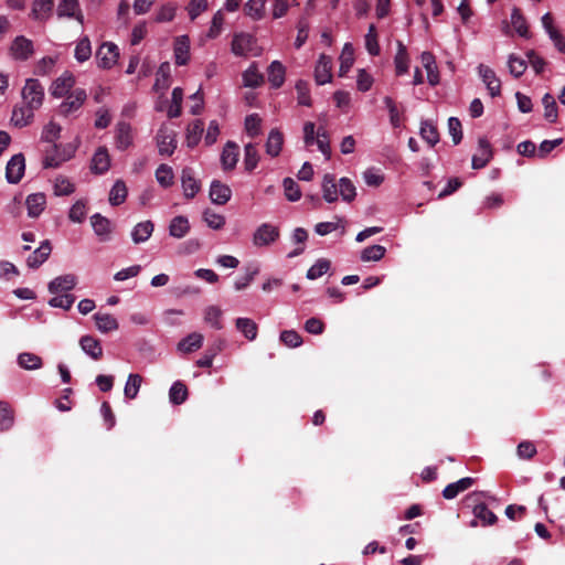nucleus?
<instances>
[{"instance_id":"nucleus-1","label":"nucleus","mask_w":565,"mask_h":565,"mask_svg":"<svg viewBox=\"0 0 565 565\" xmlns=\"http://www.w3.org/2000/svg\"><path fill=\"white\" fill-rule=\"evenodd\" d=\"M322 198L328 203L337 202L339 196L344 202H352L356 196V189L349 178H341L338 182L331 173L323 175L321 183Z\"/></svg>"},{"instance_id":"nucleus-2","label":"nucleus","mask_w":565,"mask_h":565,"mask_svg":"<svg viewBox=\"0 0 565 565\" xmlns=\"http://www.w3.org/2000/svg\"><path fill=\"white\" fill-rule=\"evenodd\" d=\"M303 142L306 147L317 145L319 151L324 156L327 160L331 158V147L329 136L324 128L320 127L316 131V126L311 121H307L303 125Z\"/></svg>"},{"instance_id":"nucleus-3","label":"nucleus","mask_w":565,"mask_h":565,"mask_svg":"<svg viewBox=\"0 0 565 565\" xmlns=\"http://www.w3.org/2000/svg\"><path fill=\"white\" fill-rule=\"evenodd\" d=\"M76 151V146L72 143L67 145H57L54 143L52 146V151H46V154L43 160V166L45 168H57L63 162L70 160Z\"/></svg>"},{"instance_id":"nucleus-4","label":"nucleus","mask_w":565,"mask_h":565,"mask_svg":"<svg viewBox=\"0 0 565 565\" xmlns=\"http://www.w3.org/2000/svg\"><path fill=\"white\" fill-rule=\"evenodd\" d=\"M22 102L39 109L44 100V87L35 78H28L21 92Z\"/></svg>"},{"instance_id":"nucleus-5","label":"nucleus","mask_w":565,"mask_h":565,"mask_svg":"<svg viewBox=\"0 0 565 565\" xmlns=\"http://www.w3.org/2000/svg\"><path fill=\"white\" fill-rule=\"evenodd\" d=\"M157 146L161 156H171L177 148V134L168 125H162L156 136Z\"/></svg>"},{"instance_id":"nucleus-6","label":"nucleus","mask_w":565,"mask_h":565,"mask_svg":"<svg viewBox=\"0 0 565 565\" xmlns=\"http://www.w3.org/2000/svg\"><path fill=\"white\" fill-rule=\"evenodd\" d=\"M86 98L87 95L83 88L73 89L64 96V100L58 106V113L65 117L72 115L83 106Z\"/></svg>"},{"instance_id":"nucleus-7","label":"nucleus","mask_w":565,"mask_h":565,"mask_svg":"<svg viewBox=\"0 0 565 565\" xmlns=\"http://www.w3.org/2000/svg\"><path fill=\"white\" fill-rule=\"evenodd\" d=\"M279 237V228L270 223L260 224L253 234V244L265 247L275 243Z\"/></svg>"},{"instance_id":"nucleus-8","label":"nucleus","mask_w":565,"mask_h":565,"mask_svg":"<svg viewBox=\"0 0 565 565\" xmlns=\"http://www.w3.org/2000/svg\"><path fill=\"white\" fill-rule=\"evenodd\" d=\"M256 40L248 33H237L233 36L231 51L236 56H247L248 54L258 55L254 52Z\"/></svg>"},{"instance_id":"nucleus-9","label":"nucleus","mask_w":565,"mask_h":565,"mask_svg":"<svg viewBox=\"0 0 565 565\" xmlns=\"http://www.w3.org/2000/svg\"><path fill=\"white\" fill-rule=\"evenodd\" d=\"M118 58L119 49L111 42L103 43L96 52L97 65L105 70L111 68L117 63Z\"/></svg>"},{"instance_id":"nucleus-10","label":"nucleus","mask_w":565,"mask_h":565,"mask_svg":"<svg viewBox=\"0 0 565 565\" xmlns=\"http://www.w3.org/2000/svg\"><path fill=\"white\" fill-rule=\"evenodd\" d=\"M9 52L12 58L26 61L34 52L33 42L23 35H19L12 41Z\"/></svg>"},{"instance_id":"nucleus-11","label":"nucleus","mask_w":565,"mask_h":565,"mask_svg":"<svg viewBox=\"0 0 565 565\" xmlns=\"http://www.w3.org/2000/svg\"><path fill=\"white\" fill-rule=\"evenodd\" d=\"M25 171V160L22 153L11 157L6 167V179L11 184H17L23 178Z\"/></svg>"},{"instance_id":"nucleus-12","label":"nucleus","mask_w":565,"mask_h":565,"mask_svg":"<svg viewBox=\"0 0 565 565\" xmlns=\"http://www.w3.org/2000/svg\"><path fill=\"white\" fill-rule=\"evenodd\" d=\"M542 26L550 40L553 42L554 46L561 53H565V38L563 34L555 28L553 17L550 12L545 13L542 19Z\"/></svg>"},{"instance_id":"nucleus-13","label":"nucleus","mask_w":565,"mask_h":565,"mask_svg":"<svg viewBox=\"0 0 565 565\" xmlns=\"http://www.w3.org/2000/svg\"><path fill=\"white\" fill-rule=\"evenodd\" d=\"M75 85V77L70 72H64L50 87V93L55 98H62L72 92Z\"/></svg>"},{"instance_id":"nucleus-14","label":"nucleus","mask_w":565,"mask_h":565,"mask_svg":"<svg viewBox=\"0 0 565 565\" xmlns=\"http://www.w3.org/2000/svg\"><path fill=\"white\" fill-rule=\"evenodd\" d=\"M173 56L178 66L186 65L190 62V39L188 35H179L174 39Z\"/></svg>"},{"instance_id":"nucleus-15","label":"nucleus","mask_w":565,"mask_h":565,"mask_svg":"<svg viewBox=\"0 0 565 565\" xmlns=\"http://www.w3.org/2000/svg\"><path fill=\"white\" fill-rule=\"evenodd\" d=\"M35 108L22 102L21 105L14 106L11 116V122L14 127L23 128L29 126L34 118Z\"/></svg>"},{"instance_id":"nucleus-16","label":"nucleus","mask_w":565,"mask_h":565,"mask_svg":"<svg viewBox=\"0 0 565 565\" xmlns=\"http://www.w3.org/2000/svg\"><path fill=\"white\" fill-rule=\"evenodd\" d=\"M478 73L482 82L487 86L491 97H497L501 94V83L497 77L494 71L484 64L478 66Z\"/></svg>"},{"instance_id":"nucleus-17","label":"nucleus","mask_w":565,"mask_h":565,"mask_svg":"<svg viewBox=\"0 0 565 565\" xmlns=\"http://www.w3.org/2000/svg\"><path fill=\"white\" fill-rule=\"evenodd\" d=\"M332 58L321 54L315 67V81L318 85H324L331 82Z\"/></svg>"},{"instance_id":"nucleus-18","label":"nucleus","mask_w":565,"mask_h":565,"mask_svg":"<svg viewBox=\"0 0 565 565\" xmlns=\"http://www.w3.org/2000/svg\"><path fill=\"white\" fill-rule=\"evenodd\" d=\"M77 285V277L73 274L58 276L49 282L47 289L50 294L57 295L67 292L75 288Z\"/></svg>"},{"instance_id":"nucleus-19","label":"nucleus","mask_w":565,"mask_h":565,"mask_svg":"<svg viewBox=\"0 0 565 565\" xmlns=\"http://www.w3.org/2000/svg\"><path fill=\"white\" fill-rule=\"evenodd\" d=\"M110 168V156L106 147H99L90 162V170L95 174H104Z\"/></svg>"},{"instance_id":"nucleus-20","label":"nucleus","mask_w":565,"mask_h":565,"mask_svg":"<svg viewBox=\"0 0 565 565\" xmlns=\"http://www.w3.org/2000/svg\"><path fill=\"white\" fill-rule=\"evenodd\" d=\"M492 158V150L487 139L480 138L478 142V151L473 154L471 166L473 169H482Z\"/></svg>"},{"instance_id":"nucleus-21","label":"nucleus","mask_w":565,"mask_h":565,"mask_svg":"<svg viewBox=\"0 0 565 565\" xmlns=\"http://www.w3.org/2000/svg\"><path fill=\"white\" fill-rule=\"evenodd\" d=\"M52 252L51 243L46 239L26 258L29 268H39L50 256Z\"/></svg>"},{"instance_id":"nucleus-22","label":"nucleus","mask_w":565,"mask_h":565,"mask_svg":"<svg viewBox=\"0 0 565 565\" xmlns=\"http://www.w3.org/2000/svg\"><path fill=\"white\" fill-rule=\"evenodd\" d=\"M92 227L94 233L99 237L100 241H108L111 233V223L108 218L99 213L92 215L90 217Z\"/></svg>"},{"instance_id":"nucleus-23","label":"nucleus","mask_w":565,"mask_h":565,"mask_svg":"<svg viewBox=\"0 0 565 565\" xmlns=\"http://www.w3.org/2000/svg\"><path fill=\"white\" fill-rule=\"evenodd\" d=\"M25 205L30 217H38L46 206V196L42 192L32 193L26 196Z\"/></svg>"},{"instance_id":"nucleus-24","label":"nucleus","mask_w":565,"mask_h":565,"mask_svg":"<svg viewBox=\"0 0 565 565\" xmlns=\"http://www.w3.org/2000/svg\"><path fill=\"white\" fill-rule=\"evenodd\" d=\"M238 146L233 141H227L221 154V163L224 170H232L238 161Z\"/></svg>"},{"instance_id":"nucleus-25","label":"nucleus","mask_w":565,"mask_h":565,"mask_svg":"<svg viewBox=\"0 0 565 565\" xmlns=\"http://www.w3.org/2000/svg\"><path fill=\"white\" fill-rule=\"evenodd\" d=\"M79 345L83 352L93 360H99L103 355V348L99 340L92 335H83L79 339Z\"/></svg>"},{"instance_id":"nucleus-26","label":"nucleus","mask_w":565,"mask_h":565,"mask_svg":"<svg viewBox=\"0 0 565 565\" xmlns=\"http://www.w3.org/2000/svg\"><path fill=\"white\" fill-rule=\"evenodd\" d=\"M232 190L220 181H213L210 188V198L213 203L223 205L230 201Z\"/></svg>"},{"instance_id":"nucleus-27","label":"nucleus","mask_w":565,"mask_h":565,"mask_svg":"<svg viewBox=\"0 0 565 565\" xmlns=\"http://www.w3.org/2000/svg\"><path fill=\"white\" fill-rule=\"evenodd\" d=\"M116 147L119 150H126L132 145V129L127 122H119L115 135Z\"/></svg>"},{"instance_id":"nucleus-28","label":"nucleus","mask_w":565,"mask_h":565,"mask_svg":"<svg viewBox=\"0 0 565 565\" xmlns=\"http://www.w3.org/2000/svg\"><path fill=\"white\" fill-rule=\"evenodd\" d=\"M420 61L424 68L427 72V81L431 86H435L439 83V73L437 70L435 57L429 52H423L420 55Z\"/></svg>"},{"instance_id":"nucleus-29","label":"nucleus","mask_w":565,"mask_h":565,"mask_svg":"<svg viewBox=\"0 0 565 565\" xmlns=\"http://www.w3.org/2000/svg\"><path fill=\"white\" fill-rule=\"evenodd\" d=\"M170 77H171V65L169 62H163L160 64L157 74L156 82L153 85V89L156 92H166L170 86Z\"/></svg>"},{"instance_id":"nucleus-30","label":"nucleus","mask_w":565,"mask_h":565,"mask_svg":"<svg viewBox=\"0 0 565 565\" xmlns=\"http://www.w3.org/2000/svg\"><path fill=\"white\" fill-rule=\"evenodd\" d=\"M282 145H284L282 134L277 128L271 129L268 134L266 145H265L266 153L273 158L279 156Z\"/></svg>"},{"instance_id":"nucleus-31","label":"nucleus","mask_w":565,"mask_h":565,"mask_svg":"<svg viewBox=\"0 0 565 565\" xmlns=\"http://www.w3.org/2000/svg\"><path fill=\"white\" fill-rule=\"evenodd\" d=\"M57 15L75 18L77 21L83 23V15L77 0H61L57 6Z\"/></svg>"},{"instance_id":"nucleus-32","label":"nucleus","mask_w":565,"mask_h":565,"mask_svg":"<svg viewBox=\"0 0 565 565\" xmlns=\"http://www.w3.org/2000/svg\"><path fill=\"white\" fill-rule=\"evenodd\" d=\"M154 230V225L151 221H143L135 225L131 231V238L135 244H140L147 242L152 232Z\"/></svg>"},{"instance_id":"nucleus-33","label":"nucleus","mask_w":565,"mask_h":565,"mask_svg":"<svg viewBox=\"0 0 565 565\" xmlns=\"http://www.w3.org/2000/svg\"><path fill=\"white\" fill-rule=\"evenodd\" d=\"M473 479L470 477L461 478L460 480L449 483L443 490V495L447 500L456 498L460 492L469 489L473 484Z\"/></svg>"},{"instance_id":"nucleus-34","label":"nucleus","mask_w":565,"mask_h":565,"mask_svg":"<svg viewBox=\"0 0 565 565\" xmlns=\"http://www.w3.org/2000/svg\"><path fill=\"white\" fill-rule=\"evenodd\" d=\"M339 60H340L339 76L344 77L350 72V70L354 63V49L351 43L348 42L343 45V49H342Z\"/></svg>"},{"instance_id":"nucleus-35","label":"nucleus","mask_w":565,"mask_h":565,"mask_svg":"<svg viewBox=\"0 0 565 565\" xmlns=\"http://www.w3.org/2000/svg\"><path fill=\"white\" fill-rule=\"evenodd\" d=\"M286 68L279 61H273L268 66V82L271 87L279 88L285 82Z\"/></svg>"},{"instance_id":"nucleus-36","label":"nucleus","mask_w":565,"mask_h":565,"mask_svg":"<svg viewBox=\"0 0 565 565\" xmlns=\"http://www.w3.org/2000/svg\"><path fill=\"white\" fill-rule=\"evenodd\" d=\"M394 65L396 75L401 76L408 72L409 67V57L406 50V46L398 41L397 42V52L394 57Z\"/></svg>"},{"instance_id":"nucleus-37","label":"nucleus","mask_w":565,"mask_h":565,"mask_svg":"<svg viewBox=\"0 0 565 565\" xmlns=\"http://www.w3.org/2000/svg\"><path fill=\"white\" fill-rule=\"evenodd\" d=\"M190 231L189 220L179 215L171 220L169 224V234L174 238H183Z\"/></svg>"},{"instance_id":"nucleus-38","label":"nucleus","mask_w":565,"mask_h":565,"mask_svg":"<svg viewBox=\"0 0 565 565\" xmlns=\"http://www.w3.org/2000/svg\"><path fill=\"white\" fill-rule=\"evenodd\" d=\"M93 318L95 320L97 330L102 333L115 331L119 327L117 319L109 313L98 312L95 313Z\"/></svg>"},{"instance_id":"nucleus-39","label":"nucleus","mask_w":565,"mask_h":565,"mask_svg":"<svg viewBox=\"0 0 565 565\" xmlns=\"http://www.w3.org/2000/svg\"><path fill=\"white\" fill-rule=\"evenodd\" d=\"M511 25L513 26L516 34L521 38L529 39L530 31L526 19L521 13L519 8H513L511 12Z\"/></svg>"},{"instance_id":"nucleus-40","label":"nucleus","mask_w":565,"mask_h":565,"mask_svg":"<svg viewBox=\"0 0 565 565\" xmlns=\"http://www.w3.org/2000/svg\"><path fill=\"white\" fill-rule=\"evenodd\" d=\"M236 329L248 340L254 341L257 337L258 327L255 321L249 318H237L235 321Z\"/></svg>"},{"instance_id":"nucleus-41","label":"nucleus","mask_w":565,"mask_h":565,"mask_svg":"<svg viewBox=\"0 0 565 565\" xmlns=\"http://www.w3.org/2000/svg\"><path fill=\"white\" fill-rule=\"evenodd\" d=\"M18 365L28 371H34L42 367V359L31 352H22L17 358Z\"/></svg>"},{"instance_id":"nucleus-42","label":"nucleus","mask_w":565,"mask_h":565,"mask_svg":"<svg viewBox=\"0 0 565 565\" xmlns=\"http://www.w3.org/2000/svg\"><path fill=\"white\" fill-rule=\"evenodd\" d=\"M203 344V335L198 332L190 333L188 337L182 339L179 344L178 349L181 352L190 353L198 349H200Z\"/></svg>"},{"instance_id":"nucleus-43","label":"nucleus","mask_w":565,"mask_h":565,"mask_svg":"<svg viewBox=\"0 0 565 565\" xmlns=\"http://www.w3.org/2000/svg\"><path fill=\"white\" fill-rule=\"evenodd\" d=\"M181 183H182L183 193L186 198H194L195 194L200 190V185H199L198 181L194 179V177L192 175L190 169H184L182 171Z\"/></svg>"},{"instance_id":"nucleus-44","label":"nucleus","mask_w":565,"mask_h":565,"mask_svg":"<svg viewBox=\"0 0 565 565\" xmlns=\"http://www.w3.org/2000/svg\"><path fill=\"white\" fill-rule=\"evenodd\" d=\"M203 130H204V125H203L202 120L196 119V120L192 121L186 128V136H185L186 145L191 148L195 147L202 137Z\"/></svg>"},{"instance_id":"nucleus-45","label":"nucleus","mask_w":565,"mask_h":565,"mask_svg":"<svg viewBox=\"0 0 565 565\" xmlns=\"http://www.w3.org/2000/svg\"><path fill=\"white\" fill-rule=\"evenodd\" d=\"M383 103L388 111V115H390V122L392 125L393 128H401L402 125H403V114L402 111L397 108V105L396 103L394 102V99L390 96H385L383 98Z\"/></svg>"},{"instance_id":"nucleus-46","label":"nucleus","mask_w":565,"mask_h":565,"mask_svg":"<svg viewBox=\"0 0 565 565\" xmlns=\"http://www.w3.org/2000/svg\"><path fill=\"white\" fill-rule=\"evenodd\" d=\"M128 194L127 186L122 180H117L109 192V203L113 206L120 205L125 202Z\"/></svg>"},{"instance_id":"nucleus-47","label":"nucleus","mask_w":565,"mask_h":565,"mask_svg":"<svg viewBox=\"0 0 565 565\" xmlns=\"http://www.w3.org/2000/svg\"><path fill=\"white\" fill-rule=\"evenodd\" d=\"M142 383L141 375L137 373H131L128 375L125 387H124V394L127 398L134 399L137 397L140 386Z\"/></svg>"},{"instance_id":"nucleus-48","label":"nucleus","mask_w":565,"mask_h":565,"mask_svg":"<svg viewBox=\"0 0 565 565\" xmlns=\"http://www.w3.org/2000/svg\"><path fill=\"white\" fill-rule=\"evenodd\" d=\"M74 56L77 62L84 63L92 56V45L87 36L81 38L75 46Z\"/></svg>"},{"instance_id":"nucleus-49","label":"nucleus","mask_w":565,"mask_h":565,"mask_svg":"<svg viewBox=\"0 0 565 565\" xmlns=\"http://www.w3.org/2000/svg\"><path fill=\"white\" fill-rule=\"evenodd\" d=\"M156 180L163 188L171 186L174 181L172 168L164 163L160 164L156 170Z\"/></svg>"},{"instance_id":"nucleus-50","label":"nucleus","mask_w":565,"mask_h":565,"mask_svg":"<svg viewBox=\"0 0 565 565\" xmlns=\"http://www.w3.org/2000/svg\"><path fill=\"white\" fill-rule=\"evenodd\" d=\"M188 398L186 386L180 381L174 382L169 390V399L174 405H180Z\"/></svg>"},{"instance_id":"nucleus-51","label":"nucleus","mask_w":565,"mask_h":565,"mask_svg":"<svg viewBox=\"0 0 565 565\" xmlns=\"http://www.w3.org/2000/svg\"><path fill=\"white\" fill-rule=\"evenodd\" d=\"M53 8V0H34L32 15L36 20H45Z\"/></svg>"},{"instance_id":"nucleus-52","label":"nucleus","mask_w":565,"mask_h":565,"mask_svg":"<svg viewBox=\"0 0 565 565\" xmlns=\"http://www.w3.org/2000/svg\"><path fill=\"white\" fill-rule=\"evenodd\" d=\"M264 82L263 75L259 73L257 66L252 64L243 73V83L246 87H258Z\"/></svg>"},{"instance_id":"nucleus-53","label":"nucleus","mask_w":565,"mask_h":565,"mask_svg":"<svg viewBox=\"0 0 565 565\" xmlns=\"http://www.w3.org/2000/svg\"><path fill=\"white\" fill-rule=\"evenodd\" d=\"M222 310L216 306H209L204 310V321L210 324L212 328L220 330L223 328L222 324Z\"/></svg>"},{"instance_id":"nucleus-54","label":"nucleus","mask_w":565,"mask_h":565,"mask_svg":"<svg viewBox=\"0 0 565 565\" xmlns=\"http://www.w3.org/2000/svg\"><path fill=\"white\" fill-rule=\"evenodd\" d=\"M473 515L476 519L481 521L482 525H492L497 521L495 514L488 509L484 503L477 504L473 508Z\"/></svg>"},{"instance_id":"nucleus-55","label":"nucleus","mask_w":565,"mask_h":565,"mask_svg":"<svg viewBox=\"0 0 565 565\" xmlns=\"http://www.w3.org/2000/svg\"><path fill=\"white\" fill-rule=\"evenodd\" d=\"M259 161V154L256 149V146L252 142L245 145L244 147V164L247 171H253Z\"/></svg>"},{"instance_id":"nucleus-56","label":"nucleus","mask_w":565,"mask_h":565,"mask_svg":"<svg viewBox=\"0 0 565 565\" xmlns=\"http://www.w3.org/2000/svg\"><path fill=\"white\" fill-rule=\"evenodd\" d=\"M177 9V4L171 2L160 6L156 12L154 21L158 23L172 21L175 17Z\"/></svg>"},{"instance_id":"nucleus-57","label":"nucleus","mask_w":565,"mask_h":565,"mask_svg":"<svg viewBox=\"0 0 565 565\" xmlns=\"http://www.w3.org/2000/svg\"><path fill=\"white\" fill-rule=\"evenodd\" d=\"M419 134L430 146H435L439 141L437 128L430 121H422Z\"/></svg>"},{"instance_id":"nucleus-58","label":"nucleus","mask_w":565,"mask_h":565,"mask_svg":"<svg viewBox=\"0 0 565 565\" xmlns=\"http://www.w3.org/2000/svg\"><path fill=\"white\" fill-rule=\"evenodd\" d=\"M53 188L56 196L71 195L75 191V185L70 179L63 175L56 177Z\"/></svg>"},{"instance_id":"nucleus-59","label":"nucleus","mask_w":565,"mask_h":565,"mask_svg":"<svg viewBox=\"0 0 565 565\" xmlns=\"http://www.w3.org/2000/svg\"><path fill=\"white\" fill-rule=\"evenodd\" d=\"M245 131L250 138H255L262 132V118L258 114L246 116L244 122Z\"/></svg>"},{"instance_id":"nucleus-60","label":"nucleus","mask_w":565,"mask_h":565,"mask_svg":"<svg viewBox=\"0 0 565 565\" xmlns=\"http://www.w3.org/2000/svg\"><path fill=\"white\" fill-rule=\"evenodd\" d=\"M61 131H62L61 125L51 120L50 122H47L44 126V128L42 130L41 139L45 142L54 145L55 141L60 138Z\"/></svg>"},{"instance_id":"nucleus-61","label":"nucleus","mask_w":565,"mask_h":565,"mask_svg":"<svg viewBox=\"0 0 565 565\" xmlns=\"http://www.w3.org/2000/svg\"><path fill=\"white\" fill-rule=\"evenodd\" d=\"M386 253V248L382 245H372L365 247L361 253V259L363 262H379Z\"/></svg>"},{"instance_id":"nucleus-62","label":"nucleus","mask_w":565,"mask_h":565,"mask_svg":"<svg viewBox=\"0 0 565 565\" xmlns=\"http://www.w3.org/2000/svg\"><path fill=\"white\" fill-rule=\"evenodd\" d=\"M330 262L324 258L318 259L307 271V278L315 280L323 276L330 269Z\"/></svg>"},{"instance_id":"nucleus-63","label":"nucleus","mask_w":565,"mask_h":565,"mask_svg":"<svg viewBox=\"0 0 565 565\" xmlns=\"http://www.w3.org/2000/svg\"><path fill=\"white\" fill-rule=\"evenodd\" d=\"M87 214L86 202L77 200L70 209L68 218L74 223H82Z\"/></svg>"},{"instance_id":"nucleus-64","label":"nucleus","mask_w":565,"mask_h":565,"mask_svg":"<svg viewBox=\"0 0 565 565\" xmlns=\"http://www.w3.org/2000/svg\"><path fill=\"white\" fill-rule=\"evenodd\" d=\"M265 0H248L245 4V12L254 20H260L264 17Z\"/></svg>"}]
</instances>
